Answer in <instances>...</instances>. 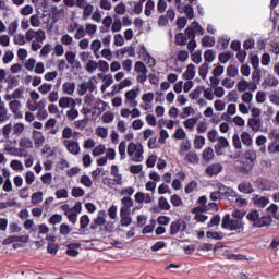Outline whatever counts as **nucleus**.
<instances>
[{
  "mask_svg": "<svg viewBox=\"0 0 279 279\" xmlns=\"http://www.w3.org/2000/svg\"><path fill=\"white\" fill-rule=\"evenodd\" d=\"M221 227L223 230H231L235 232H243V220L235 219L230 216V214H226L222 218Z\"/></svg>",
  "mask_w": 279,
  "mask_h": 279,
  "instance_id": "obj_1",
  "label": "nucleus"
},
{
  "mask_svg": "<svg viewBox=\"0 0 279 279\" xmlns=\"http://www.w3.org/2000/svg\"><path fill=\"white\" fill-rule=\"evenodd\" d=\"M126 154L133 162H143L144 160V150L143 145L141 143H129V145L126 146Z\"/></svg>",
  "mask_w": 279,
  "mask_h": 279,
  "instance_id": "obj_2",
  "label": "nucleus"
},
{
  "mask_svg": "<svg viewBox=\"0 0 279 279\" xmlns=\"http://www.w3.org/2000/svg\"><path fill=\"white\" fill-rule=\"evenodd\" d=\"M134 71L137 74L136 82L137 84H145L147 82V65L143 63L142 61H136L134 64Z\"/></svg>",
  "mask_w": 279,
  "mask_h": 279,
  "instance_id": "obj_3",
  "label": "nucleus"
},
{
  "mask_svg": "<svg viewBox=\"0 0 279 279\" xmlns=\"http://www.w3.org/2000/svg\"><path fill=\"white\" fill-rule=\"evenodd\" d=\"M47 38V35L45 34V31L43 29H28L25 33V39L27 43H44V40Z\"/></svg>",
  "mask_w": 279,
  "mask_h": 279,
  "instance_id": "obj_4",
  "label": "nucleus"
},
{
  "mask_svg": "<svg viewBox=\"0 0 279 279\" xmlns=\"http://www.w3.org/2000/svg\"><path fill=\"white\" fill-rule=\"evenodd\" d=\"M138 92L135 89H130L124 94V106L126 108H136L138 106Z\"/></svg>",
  "mask_w": 279,
  "mask_h": 279,
  "instance_id": "obj_5",
  "label": "nucleus"
},
{
  "mask_svg": "<svg viewBox=\"0 0 279 279\" xmlns=\"http://www.w3.org/2000/svg\"><path fill=\"white\" fill-rule=\"evenodd\" d=\"M62 145L65 147L69 154H72V156H78L81 151L80 142L74 140H63Z\"/></svg>",
  "mask_w": 279,
  "mask_h": 279,
  "instance_id": "obj_6",
  "label": "nucleus"
},
{
  "mask_svg": "<svg viewBox=\"0 0 279 279\" xmlns=\"http://www.w3.org/2000/svg\"><path fill=\"white\" fill-rule=\"evenodd\" d=\"M97 86L95 85V81L93 78L88 80L87 82L82 83L78 85L77 93L81 97H84L86 93H95Z\"/></svg>",
  "mask_w": 279,
  "mask_h": 279,
  "instance_id": "obj_7",
  "label": "nucleus"
},
{
  "mask_svg": "<svg viewBox=\"0 0 279 279\" xmlns=\"http://www.w3.org/2000/svg\"><path fill=\"white\" fill-rule=\"evenodd\" d=\"M230 147V142L225 136H219L218 141L214 146L215 154L217 156H223V149H228Z\"/></svg>",
  "mask_w": 279,
  "mask_h": 279,
  "instance_id": "obj_8",
  "label": "nucleus"
},
{
  "mask_svg": "<svg viewBox=\"0 0 279 279\" xmlns=\"http://www.w3.org/2000/svg\"><path fill=\"white\" fill-rule=\"evenodd\" d=\"M23 104L20 100H12L9 102V110L12 112L14 119H23Z\"/></svg>",
  "mask_w": 279,
  "mask_h": 279,
  "instance_id": "obj_9",
  "label": "nucleus"
},
{
  "mask_svg": "<svg viewBox=\"0 0 279 279\" xmlns=\"http://www.w3.org/2000/svg\"><path fill=\"white\" fill-rule=\"evenodd\" d=\"M134 206V201L130 196H124L121 199V208L120 213L122 214H131L132 213V207Z\"/></svg>",
  "mask_w": 279,
  "mask_h": 279,
  "instance_id": "obj_10",
  "label": "nucleus"
},
{
  "mask_svg": "<svg viewBox=\"0 0 279 279\" xmlns=\"http://www.w3.org/2000/svg\"><path fill=\"white\" fill-rule=\"evenodd\" d=\"M138 56L141 60H144V62L148 64V66L151 68L156 64V59H154L150 54L147 53V49L145 48V46H141Z\"/></svg>",
  "mask_w": 279,
  "mask_h": 279,
  "instance_id": "obj_11",
  "label": "nucleus"
},
{
  "mask_svg": "<svg viewBox=\"0 0 279 279\" xmlns=\"http://www.w3.org/2000/svg\"><path fill=\"white\" fill-rule=\"evenodd\" d=\"M73 106H77V102H75L74 98H71L69 96H62L59 98V108L62 110H66V108H71Z\"/></svg>",
  "mask_w": 279,
  "mask_h": 279,
  "instance_id": "obj_12",
  "label": "nucleus"
},
{
  "mask_svg": "<svg viewBox=\"0 0 279 279\" xmlns=\"http://www.w3.org/2000/svg\"><path fill=\"white\" fill-rule=\"evenodd\" d=\"M160 208V209H159ZM153 213H160V210H171V204L163 196L158 198V207H151Z\"/></svg>",
  "mask_w": 279,
  "mask_h": 279,
  "instance_id": "obj_13",
  "label": "nucleus"
},
{
  "mask_svg": "<svg viewBox=\"0 0 279 279\" xmlns=\"http://www.w3.org/2000/svg\"><path fill=\"white\" fill-rule=\"evenodd\" d=\"M217 189L221 197H236V192L223 184H218Z\"/></svg>",
  "mask_w": 279,
  "mask_h": 279,
  "instance_id": "obj_14",
  "label": "nucleus"
},
{
  "mask_svg": "<svg viewBox=\"0 0 279 279\" xmlns=\"http://www.w3.org/2000/svg\"><path fill=\"white\" fill-rule=\"evenodd\" d=\"M63 95L73 97L75 95V82H64L61 86Z\"/></svg>",
  "mask_w": 279,
  "mask_h": 279,
  "instance_id": "obj_15",
  "label": "nucleus"
},
{
  "mask_svg": "<svg viewBox=\"0 0 279 279\" xmlns=\"http://www.w3.org/2000/svg\"><path fill=\"white\" fill-rule=\"evenodd\" d=\"M247 125L253 130V132H260V128H263V120L260 118H248Z\"/></svg>",
  "mask_w": 279,
  "mask_h": 279,
  "instance_id": "obj_16",
  "label": "nucleus"
},
{
  "mask_svg": "<svg viewBox=\"0 0 279 279\" xmlns=\"http://www.w3.org/2000/svg\"><path fill=\"white\" fill-rule=\"evenodd\" d=\"M77 58V54L73 51H66L65 52V59L68 64H70L71 66L75 65L77 69H82V63H80V61H75Z\"/></svg>",
  "mask_w": 279,
  "mask_h": 279,
  "instance_id": "obj_17",
  "label": "nucleus"
},
{
  "mask_svg": "<svg viewBox=\"0 0 279 279\" xmlns=\"http://www.w3.org/2000/svg\"><path fill=\"white\" fill-rule=\"evenodd\" d=\"M33 141H34V145L35 147H43V145H45V135L43 134V132L40 131H33Z\"/></svg>",
  "mask_w": 279,
  "mask_h": 279,
  "instance_id": "obj_18",
  "label": "nucleus"
},
{
  "mask_svg": "<svg viewBox=\"0 0 279 279\" xmlns=\"http://www.w3.org/2000/svg\"><path fill=\"white\" fill-rule=\"evenodd\" d=\"M52 12V21L53 23H58V21H62L65 16V11L62 8L53 7L51 9Z\"/></svg>",
  "mask_w": 279,
  "mask_h": 279,
  "instance_id": "obj_19",
  "label": "nucleus"
},
{
  "mask_svg": "<svg viewBox=\"0 0 279 279\" xmlns=\"http://www.w3.org/2000/svg\"><path fill=\"white\" fill-rule=\"evenodd\" d=\"M106 108H108V104L101 99H98L93 105L92 110H96V114H97V117H99L100 114H102L105 112Z\"/></svg>",
  "mask_w": 279,
  "mask_h": 279,
  "instance_id": "obj_20",
  "label": "nucleus"
},
{
  "mask_svg": "<svg viewBox=\"0 0 279 279\" xmlns=\"http://www.w3.org/2000/svg\"><path fill=\"white\" fill-rule=\"evenodd\" d=\"M223 167L220 163H213L206 168V173L208 175H219Z\"/></svg>",
  "mask_w": 279,
  "mask_h": 279,
  "instance_id": "obj_21",
  "label": "nucleus"
},
{
  "mask_svg": "<svg viewBox=\"0 0 279 279\" xmlns=\"http://www.w3.org/2000/svg\"><path fill=\"white\" fill-rule=\"evenodd\" d=\"M184 162L187 165H197L199 162V156L195 151H189L184 157Z\"/></svg>",
  "mask_w": 279,
  "mask_h": 279,
  "instance_id": "obj_22",
  "label": "nucleus"
},
{
  "mask_svg": "<svg viewBox=\"0 0 279 279\" xmlns=\"http://www.w3.org/2000/svg\"><path fill=\"white\" fill-rule=\"evenodd\" d=\"M271 221H274L271 216L266 215V216L259 217V220L256 221V223H253V226H255V228H263L265 226H270Z\"/></svg>",
  "mask_w": 279,
  "mask_h": 279,
  "instance_id": "obj_23",
  "label": "nucleus"
},
{
  "mask_svg": "<svg viewBox=\"0 0 279 279\" xmlns=\"http://www.w3.org/2000/svg\"><path fill=\"white\" fill-rule=\"evenodd\" d=\"M253 204L255 206H257V208H265V206H267V204H269V198L265 197V196H255L253 197Z\"/></svg>",
  "mask_w": 279,
  "mask_h": 279,
  "instance_id": "obj_24",
  "label": "nucleus"
},
{
  "mask_svg": "<svg viewBox=\"0 0 279 279\" xmlns=\"http://www.w3.org/2000/svg\"><path fill=\"white\" fill-rule=\"evenodd\" d=\"M238 191H240V193L251 194L254 193V187H252L251 182L245 181L239 184Z\"/></svg>",
  "mask_w": 279,
  "mask_h": 279,
  "instance_id": "obj_25",
  "label": "nucleus"
},
{
  "mask_svg": "<svg viewBox=\"0 0 279 279\" xmlns=\"http://www.w3.org/2000/svg\"><path fill=\"white\" fill-rule=\"evenodd\" d=\"M29 240L28 236L22 235V236H9L3 241L4 245H10V243H16L19 241H23V243H27V241Z\"/></svg>",
  "mask_w": 279,
  "mask_h": 279,
  "instance_id": "obj_26",
  "label": "nucleus"
},
{
  "mask_svg": "<svg viewBox=\"0 0 279 279\" xmlns=\"http://www.w3.org/2000/svg\"><path fill=\"white\" fill-rule=\"evenodd\" d=\"M66 247H68V250H66L68 256L75 257V256L80 255V251H77V250H80V244H77V243L68 244Z\"/></svg>",
  "mask_w": 279,
  "mask_h": 279,
  "instance_id": "obj_27",
  "label": "nucleus"
},
{
  "mask_svg": "<svg viewBox=\"0 0 279 279\" xmlns=\"http://www.w3.org/2000/svg\"><path fill=\"white\" fill-rule=\"evenodd\" d=\"M10 113L8 112V108L5 107V102H2L0 105V123H5V121H9Z\"/></svg>",
  "mask_w": 279,
  "mask_h": 279,
  "instance_id": "obj_28",
  "label": "nucleus"
},
{
  "mask_svg": "<svg viewBox=\"0 0 279 279\" xmlns=\"http://www.w3.org/2000/svg\"><path fill=\"white\" fill-rule=\"evenodd\" d=\"M154 10H156V2L154 0H147L144 10L145 16H151Z\"/></svg>",
  "mask_w": 279,
  "mask_h": 279,
  "instance_id": "obj_29",
  "label": "nucleus"
},
{
  "mask_svg": "<svg viewBox=\"0 0 279 279\" xmlns=\"http://www.w3.org/2000/svg\"><path fill=\"white\" fill-rule=\"evenodd\" d=\"M240 138L243 145H246V147H251L253 140H252V134H250V132L247 131L242 132L240 135Z\"/></svg>",
  "mask_w": 279,
  "mask_h": 279,
  "instance_id": "obj_30",
  "label": "nucleus"
},
{
  "mask_svg": "<svg viewBox=\"0 0 279 279\" xmlns=\"http://www.w3.org/2000/svg\"><path fill=\"white\" fill-rule=\"evenodd\" d=\"M183 125L185 130L193 132V130H195V125H197V118L186 119L185 121H183Z\"/></svg>",
  "mask_w": 279,
  "mask_h": 279,
  "instance_id": "obj_31",
  "label": "nucleus"
},
{
  "mask_svg": "<svg viewBox=\"0 0 279 279\" xmlns=\"http://www.w3.org/2000/svg\"><path fill=\"white\" fill-rule=\"evenodd\" d=\"M93 12H95V7L90 3H88L83 9V21H88V19H90V16H93Z\"/></svg>",
  "mask_w": 279,
  "mask_h": 279,
  "instance_id": "obj_32",
  "label": "nucleus"
},
{
  "mask_svg": "<svg viewBox=\"0 0 279 279\" xmlns=\"http://www.w3.org/2000/svg\"><path fill=\"white\" fill-rule=\"evenodd\" d=\"M80 117V111L75 108V106H72L68 111H66V119L68 121H75Z\"/></svg>",
  "mask_w": 279,
  "mask_h": 279,
  "instance_id": "obj_33",
  "label": "nucleus"
},
{
  "mask_svg": "<svg viewBox=\"0 0 279 279\" xmlns=\"http://www.w3.org/2000/svg\"><path fill=\"white\" fill-rule=\"evenodd\" d=\"M185 80H193L195 77V64L191 63L187 65L186 71L183 73Z\"/></svg>",
  "mask_w": 279,
  "mask_h": 279,
  "instance_id": "obj_34",
  "label": "nucleus"
},
{
  "mask_svg": "<svg viewBox=\"0 0 279 279\" xmlns=\"http://www.w3.org/2000/svg\"><path fill=\"white\" fill-rule=\"evenodd\" d=\"M180 228H182V221L177 220L171 222L170 225V234L171 236H175L180 232Z\"/></svg>",
  "mask_w": 279,
  "mask_h": 279,
  "instance_id": "obj_35",
  "label": "nucleus"
},
{
  "mask_svg": "<svg viewBox=\"0 0 279 279\" xmlns=\"http://www.w3.org/2000/svg\"><path fill=\"white\" fill-rule=\"evenodd\" d=\"M48 112L50 114H53L57 119L62 118V112H60V108H58V105H56V104H50L48 106Z\"/></svg>",
  "mask_w": 279,
  "mask_h": 279,
  "instance_id": "obj_36",
  "label": "nucleus"
},
{
  "mask_svg": "<svg viewBox=\"0 0 279 279\" xmlns=\"http://www.w3.org/2000/svg\"><path fill=\"white\" fill-rule=\"evenodd\" d=\"M208 71H210V65L208 63H203L198 69V75L202 80H206L208 75Z\"/></svg>",
  "mask_w": 279,
  "mask_h": 279,
  "instance_id": "obj_37",
  "label": "nucleus"
},
{
  "mask_svg": "<svg viewBox=\"0 0 279 279\" xmlns=\"http://www.w3.org/2000/svg\"><path fill=\"white\" fill-rule=\"evenodd\" d=\"M52 89L53 85L51 83H44L38 87V93H40V95H49Z\"/></svg>",
  "mask_w": 279,
  "mask_h": 279,
  "instance_id": "obj_38",
  "label": "nucleus"
},
{
  "mask_svg": "<svg viewBox=\"0 0 279 279\" xmlns=\"http://www.w3.org/2000/svg\"><path fill=\"white\" fill-rule=\"evenodd\" d=\"M118 53H120V56H125V53H128L130 58H134V56H136V50L134 47L129 46L118 50Z\"/></svg>",
  "mask_w": 279,
  "mask_h": 279,
  "instance_id": "obj_39",
  "label": "nucleus"
},
{
  "mask_svg": "<svg viewBox=\"0 0 279 279\" xmlns=\"http://www.w3.org/2000/svg\"><path fill=\"white\" fill-rule=\"evenodd\" d=\"M104 154H106V145L99 144L97 146H94V149L92 150V155L94 157L104 156Z\"/></svg>",
  "mask_w": 279,
  "mask_h": 279,
  "instance_id": "obj_40",
  "label": "nucleus"
},
{
  "mask_svg": "<svg viewBox=\"0 0 279 279\" xmlns=\"http://www.w3.org/2000/svg\"><path fill=\"white\" fill-rule=\"evenodd\" d=\"M96 226H105L106 223V210H100L94 220Z\"/></svg>",
  "mask_w": 279,
  "mask_h": 279,
  "instance_id": "obj_41",
  "label": "nucleus"
},
{
  "mask_svg": "<svg viewBox=\"0 0 279 279\" xmlns=\"http://www.w3.org/2000/svg\"><path fill=\"white\" fill-rule=\"evenodd\" d=\"M4 151L5 154H8V156H23L21 154L22 150H20L19 148L14 147V146H5L4 147Z\"/></svg>",
  "mask_w": 279,
  "mask_h": 279,
  "instance_id": "obj_42",
  "label": "nucleus"
},
{
  "mask_svg": "<svg viewBox=\"0 0 279 279\" xmlns=\"http://www.w3.org/2000/svg\"><path fill=\"white\" fill-rule=\"evenodd\" d=\"M204 145H206V137H204L203 135H196L194 140V148L202 149Z\"/></svg>",
  "mask_w": 279,
  "mask_h": 279,
  "instance_id": "obj_43",
  "label": "nucleus"
},
{
  "mask_svg": "<svg viewBox=\"0 0 279 279\" xmlns=\"http://www.w3.org/2000/svg\"><path fill=\"white\" fill-rule=\"evenodd\" d=\"M97 69H99V63L95 60H89L85 68L87 73H95V71H97Z\"/></svg>",
  "mask_w": 279,
  "mask_h": 279,
  "instance_id": "obj_44",
  "label": "nucleus"
},
{
  "mask_svg": "<svg viewBox=\"0 0 279 279\" xmlns=\"http://www.w3.org/2000/svg\"><path fill=\"white\" fill-rule=\"evenodd\" d=\"M254 167V163L252 162H243L241 166L238 167V170L240 173H250L252 171V168Z\"/></svg>",
  "mask_w": 279,
  "mask_h": 279,
  "instance_id": "obj_45",
  "label": "nucleus"
},
{
  "mask_svg": "<svg viewBox=\"0 0 279 279\" xmlns=\"http://www.w3.org/2000/svg\"><path fill=\"white\" fill-rule=\"evenodd\" d=\"M129 86H132V80L124 78L118 85H116V88L118 89V93H121L123 88H129Z\"/></svg>",
  "mask_w": 279,
  "mask_h": 279,
  "instance_id": "obj_46",
  "label": "nucleus"
},
{
  "mask_svg": "<svg viewBox=\"0 0 279 279\" xmlns=\"http://www.w3.org/2000/svg\"><path fill=\"white\" fill-rule=\"evenodd\" d=\"M20 147H22V149H32L34 143L28 137H23L20 140Z\"/></svg>",
  "mask_w": 279,
  "mask_h": 279,
  "instance_id": "obj_47",
  "label": "nucleus"
},
{
  "mask_svg": "<svg viewBox=\"0 0 279 279\" xmlns=\"http://www.w3.org/2000/svg\"><path fill=\"white\" fill-rule=\"evenodd\" d=\"M128 149V144L125 143V141H122L119 146H118V151L120 155V159L121 160H125L126 155H125V150Z\"/></svg>",
  "mask_w": 279,
  "mask_h": 279,
  "instance_id": "obj_48",
  "label": "nucleus"
},
{
  "mask_svg": "<svg viewBox=\"0 0 279 279\" xmlns=\"http://www.w3.org/2000/svg\"><path fill=\"white\" fill-rule=\"evenodd\" d=\"M120 217H121V226L128 227V226H132V217H130V214H123L120 213Z\"/></svg>",
  "mask_w": 279,
  "mask_h": 279,
  "instance_id": "obj_49",
  "label": "nucleus"
},
{
  "mask_svg": "<svg viewBox=\"0 0 279 279\" xmlns=\"http://www.w3.org/2000/svg\"><path fill=\"white\" fill-rule=\"evenodd\" d=\"M248 86H250V82L245 81V78H241L236 83V88H238L239 93H245V90H247Z\"/></svg>",
  "mask_w": 279,
  "mask_h": 279,
  "instance_id": "obj_50",
  "label": "nucleus"
},
{
  "mask_svg": "<svg viewBox=\"0 0 279 279\" xmlns=\"http://www.w3.org/2000/svg\"><path fill=\"white\" fill-rule=\"evenodd\" d=\"M206 236L207 239H214V241H221V239H223V233L217 231H207Z\"/></svg>",
  "mask_w": 279,
  "mask_h": 279,
  "instance_id": "obj_51",
  "label": "nucleus"
},
{
  "mask_svg": "<svg viewBox=\"0 0 279 279\" xmlns=\"http://www.w3.org/2000/svg\"><path fill=\"white\" fill-rule=\"evenodd\" d=\"M132 66H134V61H132V59L122 61V69L125 73H132Z\"/></svg>",
  "mask_w": 279,
  "mask_h": 279,
  "instance_id": "obj_52",
  "label": "nucleus"
},
{
  "mask_svg": "<svg viewBox=\"0 0 279 279\" xmlns=\"http://www.w3.org/2000/svg\"><path fill=\"white\" fill-rule=\"evenodd\" d=\"M25 132V124L23 122H17L13 125V134L21 136Z\"/></svg>",
  "mask_w": 279,
  "mask_h": 279,
  "instance_id": "obj_53",
  "label": "nucleus"
},
{
  "mask_svg": "<svg viewBox=\"0 0 279 279\" xmlns=\"http://www.w3.org/2000/svg\"><path fill=\"white\" fill-rule=\"evenodd\" d=\"M80 226H81L80 230H85V228H88V226H90V217H88V215H83L80 218Z\"/></svg>",
  "mask_w": 279,
  "mask_h": 279,
  "instance_id": "obj_54",
  "label": "nucleus"
},
{
  "mask_svg": "<svg viewBox=\"0 0 279 279\" xmlns=\"http://www.w3.org/2000/svg\"><path fill=\"white\" fill-rule=\"evenodd\" d=\"M221 86H223L225 88L230 90V89L234 88V80H232L230 77H225L221 80Z\"/></svg>",
  "mask_w": 279,
  "mask_h": 279,
  "instance_id": "obj_55",
  "label": "nucleus"
},
{
  "mask_svg": "<svg viewBox=\"0 0 279 279\" xmlns=\"http://www.w3.org/2000/svg\"><path fill=\"white\" fill-rule=\"evenodd\" d=\"M246 217L248 221H253V223H256V221L260 220V214L258 213V210L250 211Z\"/></svg>",
  "mask_w": 279,
  "mask_h": 279,
  "instance_id": "obj_56",
  "label": "nucleus"
},
{
  "mask_svg": "<svg viewBox=\"0 0 279 279\" xmlns=\"http://www.w3.org/2000/svg\"><path fill=\"white\" fill-rule=\"evenodd\" d=\"M205 63H213L215 62V50H206L204 53Z\"/></svg>",
  "mask_w": 279,
  "mask_h": 279,
  "instance_id": "obj_57",
  "label": "nucleus"
},
{
  "mask_svg": "<svg viewBox=\"0 0 279 279\" xmlns=\"http://www.w3.org/2000/svg\"><path fill=\"white\" fill-rule=\"evenodd\" d=\"M31 202L35 206L40 204V202H43V192L33 193L31 197Z\"/></svg>",
  "mask_w": 279,
  "mask_h": 279,
  "instance_id": "obj_58",
  "label": "nucleus"
},
{
  "mask_svg": "<svg viewBox=\"0 0 279 279\" xmlns=\"http://www.w3.org/2000/svg\"><path fill=\"white\" fill-rule=\"evenodd\" d=\"M203 158L204 160H213V158H215V151L211 147L205 148V150L203 151Z\"/></svg>",
  "mask_w": 279,
  "mask_h": 279,
  "instance_id": "obj_59",
  "label": "nucleus"
},
{
  "mask_svg": "<svg viewBox=\"0 0 279 279\" xmlns=\"http://www.w3.org/2000/svg\"><path fill=\"white\" fill-rule=\"evenodd\" d=\"M227 75L228 77H236L239 75V68L236 65H229L227 68Z\"/></svg>",
  "mask_w": 279,
  "mask_h": 279,
  "instance_id": "obj_60",
  "label": "nucleus"
},
{
  "mask_svg": "<svg viewBox=\"0 0 279 279\" xmlns=\"http://www.w3.org/2000/svg\"><path fill=\"white\" fill-rule=\"evenodd\" d=\"M60 43L65 47H70V45H73V37L69 34H65L60 38Z\"/></svg>",
  "mask_w": 279,
  "mask_h": 279,
  "instance_id": "obj_61",
  "label": "nucleus"
},
{
  "mask_svg": "<svg viewBox=\"0 0 279 279\" xmlns=\"http://www.w3.org/2000/svg\"><path fill=\"white\" fill-rule=\"evenodd\" d=\"M232 145L234 149H241L243 147V145L241 144V137L239 136V133H235L232 136Z\"/></svg>",
  "mask_w": 279,
  "mask_h": 279,
  "instance_id": "obj_62",
  "label": "nucleus"
},
{
  "mask_svg": "<svg viewBox=\"0 0 279 279\" xmlns=\"http://www.w3.org/2000/svg\"><path fill=\"white\" fill-rule=\"evenodd\" d=\"M203 46L204 47H215V37L211 36H205L202 39Z\"/></svg>",
  "mask_w": 279,
  "mask_h": 279,
  "instance_id": "obj_63",
  "label": "nucleus"
},
{
  "mask_svg": "<svg viewBox=\"0 0 279 279\" xmlns=\"http://www.w3.org/2000/svg\"><path fill=\"white\" fill-rule=\"evenodd\" d=\"M268 154H279V144L276 142L268 144Z\"/></svg>",
  "mask_w": 279,
  "mask_h": 279,
  "instance_id": "obj_64",
  "label": "nucleus"
}]
</instances>
